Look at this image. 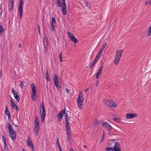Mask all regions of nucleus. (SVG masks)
Here are the masks:
<instances>
[{"mask_svg":"<svg viewBox=\"0 0 151 151\" xmlns=\"http://www.w3.org/2000/svg\"><path fill=\"white\" fill-rule=\"evenodd\" d=\"M58 2L57 5L58 6L60 7L61 6L62 8V14L65 15L67 14V12L66 9V5L65 4V0H62L63 3H61L60 0H57Z\"/></svg>","mask_w":151,"mask_h":151,"instance_id":"nucleus-1","label":"nucleus"},{"mask_svg":"<svg viewBox=\"0 0 151 151\" xmlns=\"http://www.w3.org/2000/svg\"><path fill=\"white\" fill-rule=\"evenodd\" d=\"M123 51V50H117L116 52L114 63L116 65H117L119 62Z\"/></svg>","mask_w":151,"mask_h":151,"instance_id":"nucleus-2","label":"nucleus"},{"mask_svg":"<svg viewBox=\"0 0 151 151\" xmlns=\"http://www.w3.org/2000/svg\"><path fill=\"white\" fill-rule=\"evenodd\" d=\"M83 95L81 91L80 92L77 99V103L79 109H81L83 103Z\"/></svg>","mask_w":151,"mask_h":151,"instance_id":"nucleus-3","label":"nucleus"},{"mask_svg":"<svg viewBox=\"0 0 151 151\" xmlns=\"http://www.w3.org/2000/svg\"><path fill=\"white\" fill-rule=\"evenodd\" d=\"M40 114L41 115L42 122H43L45 119V108L43 103H42L40 104Z\"/></svg>","mask_w":151,"mask_h":151,"instance_id":"nucleus-4","label":"nucleus"},{"mask_svg":"<svg viewBox=\"0 0 151 151\" xmlns=\"http://www.w3.org/2000/svg\"><path fill=\"white\" fill-rule=\"evenodd\" d=\"M104 101L105 104L110 108H115L116 107V105L115 103L110 100H105Z\"/></svg>","mask_w":151,"mask_h":151,"instance_id":"nucleus-5","label":"nucleus"},{"mask_svg":"<svg viewBox=\"0 0 151 151\" xmlns=\"http://www.w3.org/2000/svg\"><path fill=\"white\" fill-rule=\"evenodd\" d=\"M67 33L69 38L72 41L75 43L78 42V41L72 33L68 31V32Z\"/></svg>","mask_w":151,"mask_h":151,"instance_id":"nucleus-6","label":"nucleus"},{"mask_svg":"<svg viewBox=\"0 0 151 151\" xmlns=\"http://www.w3.org/2000/svg\"><path fill=\"white\" fill-rule=\"evenodd\" d=\"M65 109H64L63 110L60 111L58 114L57 117L59 121L60 122L62 119L63 115L65 114Z\"/></svg>","mask_w":151,"mask_h":151,"instance_id":"nucleus-7","label":"nucleus"},{"mask_svg":"<svg viewBox=\"0 0 151 151\" xmlns=\"http://www.w3.org/2000/svg\"><path fill=\"white\" fill-rule=\"evenodd\" d=\"M12 92L14 96V98L16 99L17 102L20 101V98L18 95L17 92L13 88L12 89Z\"/></svg>","mask_w":151,"mask_h":151,"instance_id":"nucleus-8","label":"nucleus"},{"mask_svg":"<svg viewBox=\"0 0 151 151\" xmlns=\"http://www.w3.org/2000/svg\"><path fill=\"white\" fill-rule=\"evenodd\" d=\"M26 143L27 145L32 149V150L34 151V145L29 137H27Z\"/></svg>","mask_w":151,"mask_h":151,"instance_id":"nucleus-9","label":"nucleus"},{"mask_svg":"<svg viewBox=\"0 0 151 151\" xmlns=\"http://www.w3.org/2000/svg\"><path fill=\"white\" fill-rule=\"evenodd\" d=\"M53 76L54 77L53 79L54 81L55 85L56 87H59V80L58 77L55 74H54Z\"/></svg>","mask_w":151,"mask_h":151,"instance_id":"nucleus-10","label":"nucleus"},{"mask_svg":"<svg viewBox=\"0 0 151 151\" xmlns=\"http://www.w3.org/2000/svg\"><path fill=\"white\" fill-rule=\"evenodd\" d=\"M104 129L108 131H110L112 129H113L110 124L106 121H104Z\"/></svg>","mask_w":151,"mask_h":151,"instance_id":"nucleus-11","label":"nucleus"},{"mask_svg":"<svg viewBox=\"0 0 151 151\" xmlns=\"http://www.w3.org/2000/svg\"><path fill=\"white\" fill-rule=\"evenodd\" d=\"M137 116V114H126V118L127 119H129L134 118Z\"/></svg>","mask_w":151,"mask_h":151,"instance_id":"nucleus-12","label":"nucleus"},{"mask_svg":"<svg viewBox=\"0 0 151 151\" xmlns=\"http://www.w3.org/2000/svg\"><path fill=\"white\" fill-rule=\"evenodd\" d=\"M99 121L96 119H95L93 122V123L92 125V127L93 128H95L98 127L99 124Z\"/></svg>","mask_w":151,"mask_h":151,"instance_id":"nucleus-13","label":"nucleus"},{"mask_svg":"<svg viewBox=\"0 0 151 151\" xmlns=\"http://www.w3.org/2000/svg\"><path fill=\"white\" fill-rule=\"evenodd\" d=\"M35 128H39L38 118L37 116H35Z\"/></svg>","mask_w":151,"mask_h":151,"instance_id":"nucleus-14","label":"nucleus"},{"mask_svg":"<svg viewBox=\"0 0 151 151\" xmlns=\"http://www.w3.org/2000/svg\"><path fill=\"white\" fill-rule=\"evenodd\" d=\"M9 136L13 141L15 140L16 139V134L15 132L10 133L9 134Z\"/></svg>","mask_w":151,"mask_h":151,"instance_id":"nucleus-15","label":"nucleus"},{"mask_svg":"<svg viewBox=\"0 0 151 151\" xmlns=\"http://www.w3.org/2000/svg\"><path fill=\"white\" fill-rule=\"evenodd\" d=\"M7 126L9 129V133L15 132L14 130L13 127L10 124L8 123L7 125Z\"/></svg>","mask_w":151,"mask_h":151,"instance_id":"nucleus-16","label":"nucleus"},{"mask_svg":"<svg viewBox=\"0 0 151 151\" xmlns=\"http://www.w3.org/2000/svg\"><path fill=\"white\" fill-rule=\"evenodd\" d=\"M103 68V66H101V67L100 69L99 70V71H98V72H97V74H96V76L95 77H96V78H99V77L101 76V72H102V70Z\"/></svg>","mask_w":151,"mask_h":151,"instance_id":"nucleus-17","label":"nucleus"},{"mask_svg":"<svg viewBox=\"0 0 151 151\" xmlns=\"http://www.w3.org/2000/svg\"><path fill=\"white\" fill-rule=\"evenodd\" d=\"M31 88L32 89V93H36V87L33 83L31 84Z\"/></svg>","mask_w":151,"mask_h":151,"instance_id":"nucleus-18","label":"nucleus"},{"mask_svg":"<svg viewBox=\"0 0 151 151\" xmlns=\"http://www.w3.org/2000/svg\"><path fill=\"white\" fill-rule=\"evenodd\" d=\"M10 101L12 107L15 109L16 111L18 110L17 106L15 104L14 102L12 99L10 100Z\"/></svg>","mask_w":151,"mask_h":151,"instance_id":"nucleus-19","label":"nucleus"},{"mask_svg":"<svg viewBox=\"0 0 151 151\" xmlns=\"http://www.w3.org/2000/svg\"><path fill=\"white\" fill-rule=\"evenodd\" d=\"M10 3L9 4L8 9L10 11H11L12 9L14 6V3L12 0H10Z\"/></svg>","mask_w":151,"mask_h":151,"instance_id":"nucleus-20","label":"nucleus"},{"mask_svg":"<svg viewBox=\"0 0 151 151\" xmlns=\"http://www.w3.org/2000/svg\"><path fill=\"white\" fill-rule=\"evenodd\" d=\"M104 50V45H103L101 48L100 50H99L98 52L96 57H97L98 58H99L100 57V55H101L102 51Z\"/></svg>","mask_w":151,"mask_h":151,"instance_id":"nucleus-21","label":"nucleus"},{"mask_svg":"<svg viewBox=\"0 0 151 151\" xmlns=\"http://www.w3.org/2000/svg\"><path fill=\"white\" fill-rule=\"evenodd\" d=\"M37 96L36 93H32L31 98L33 101H35L37 100Z\"/></svg>","mask_w":151,"mask_h":151,"instance_id":"nucleus-22","label":"nucleus"},{"mask_svg":"<svg viewBox=\"0 0 151 151\" xmlns=\"http://www.w3.org/2000/svg\"><path fill=\"white\" fill-rule=\"evenodd\" d=\"M23 6H19V14L20 15V19H21L22 18V14H23Z\"/></svg>","mask_w":151,"mask_h":151,"instance_id":"nucleus-23","label":"nucleus"},{"mask_svg":"<svg viewBox=\"0 0 151 151\" xmlns=\"http://www.w3.org/2000/svg\"><path fill=\"white\" fill-rule=\"evenodd\" d=\"M44 41H45L46 42H44V50L46 51V52L47 50V39L44 38Z\"/></svg>","mask_w":151,"mask_h":151,"instance_id":"nucleus-24","label":"nucleus"},{"mask_svg":"<svg viewBox=\"0 0 151 151\" xmlns=\"http://www.w3.org/2000/svg\"><path fill=\"white\" fill-rule=\"evenodd\" d=\"M55 25L56 24L51 23V26L50 27V29L51 31H54Z\"/></svg>","mask_w":151,"mask_h":151,"instance_id":"nucleus-25","label":"nucleus"},{"mask_svg":"<svg viewBox=\"0 0 151 151\" xmlns=\"http://www.w3.org/2000/svg\"><path fill=\"white\" fill-rule=\"evenodd\" d=\"M65 129L66 132H70V127L69 124H67L65 125Z\"/></svg>","mask_w":151,"mask_h":151,"instance_id":"nucleus-26","label":"nucleus"},{"mask_svg":"<svg viewBox=\"0 0 151 151\" xmlns=\"http://www.w3.org/2000/svg\"><path fill=\"white\" fill-rule=\"evenodd\" d=\"M114 151H121V149L119 147H113Z\"/></svg>","mask_w":151,"mask_h":151,"instance_id":"nucleus-27","label":"nucleus"},{"mask_svg":"<svg viewBox=\"0 0 151 151\" xmlns=\"http://www.w3.org/2000/svg\"><path fill=\"white\" fill-rule=\"evenodd\" d=\"M5 113H6V114L8 116V117H9V116L11 117L10 114V112L8 110L7 106H6Z\"/></svg>","mask_w":151,"mask_h":151,"instance_id":"nucleus-28","label":"nucleus"},{"mask_svg":"<svg viewBox=\"0 0 151 151\" xmlns=\"http://www.w3.org/2000/svg\"><path fill=\"white\" fill-rule=\"evenodd\" d=\"M39 128H34V135L35 136H37L38 135V132Z\"/></svg>","mask_w":151,"mask_h":151,"instance_id":"nucleus-29","label":"nucleus"},{"mask_svg":"<svg viewBox=\"0 0 151 151\" xmlns=\"http://www.w3.org/2000/svg\"><path fill=\"white\" fill-rule=\"evenodd\" d=\"M4 30L3 27L0 24V36H1L3 34Z\"/></svg>","mask_w":151,"mask_h":151,"instance_id":"nucleus-30","label":"nucleus"},{"mask_svg":"<svg viewBox=\"0 0 151 151\" xmlns=\"http://www.w3.org/2000/svg\"><path fill=\"white\" fill-rule=\"evenodd\" d=\"M67 134V137L68 139V140L69 141V142H70V139L71 138V135H70V132H66Z\"/></svg>","mask_w":151,"mask_h":151,"instance_id":"nucleus-31","label":"nucleus"},{"mask_svg":"<svg viewBox=\"0 0 151 151\" xmlns=\"http://www.w3.org/2000/svg\"><path fill=\"white\" fill-rule=\"evenodd\" d=\"M46 78L47 81H50V79L48 74V72L47 71L46 74Z\"/></svg>","mask_w":151,"mask_h":151,"instance_id":"nucleus-32","label":"nucleus"},{"mask_svg":"<svg viewBox=\"0 0 151 151\" xmlns=\"http://www.w3.org/2000/svg\"><path fill=\"white\" fill-rule=\"evenodd\" d=\"M56 142L57 145L58 146V148H62L60 144L59 139L58 138L57 139Z\"/></svg>","mask_w":151,"mask_h":151,"instance_id":"nucleus-33","label":"nucleus"},{"mask_svg":"<svg viewBox=\"0 0 151 151\" xmlns=\"http://www.w3.org/2000/svg\"><path fill=\"white\" fill-rule=\"evenodd\" d=\"M106 150L107 151H113V147H107L106 148Z\"/></svg>","mask_w":151,"mask_h":151,"instance_id":"nucleus-34","label":"nucleus"},{"mask_svg":"<svg viewBox=\"0 0 151 151\" xmlns=\"http://www.w3.org/2000/svg\"><path fill=\"white\" fill-rule=\"evenodd\" d=\"M114 120L116 122H120V119L119 118H114Z\"/></svg>","mask_w":151,"mask_h":151,"instance_id":"nucleus-35","label":"nucleus"},{"mask_svg":"<svg viewBox=\"0 0 151 151\" xmlns=\"http://www.w3.org/2000/svg\"><path fill=\"white\" fill-rule=\"evenodd\" d=\"M120 143L119 142H117L114 143V147H119L120 146Z\"/></svg>","mask_w":151,"mask_h":151,"instance_id":"nucleus-36","label":"nucleus"},{"mask_svg":"<svg viewBox=\"0 0 151 151\" xmlns=\"http://www.w3.org/2000/svg\"><path fill=\"white\" fill-rule=\"evenodd\" d=\"M99 58H97V57H96L95 59H94V60L93 61V64H96V61H97V60H98V59Z\"/></svg>","mask_w":151,"mask_h":151,"instance_id":"nucleus-37","label":"nucleus"},{"mask_svg":"<svg viewBox=\"0 0 151 151\" xmlns=\"http://www.w3.org/2000/svg\"><path fill=\"white\" fill-rule=\"evenodd\" d=\"M2 139L4 142V144H6V138L4 136H2Z\"/></svg>","mask_w":151,"mask_h":151,"instance_id":"nucleus-38","label":"nucleus"},{"mask_svg":"<svg viewBox=\"0 0 151 151\" xmlns=\"http://www.w3.org/2000/svg\"><path fill=\"white\" fill-rule=\"evenodd\" d=\"M52 23L56 24L55 19L54 17H53L52 18Z\"/></svg>","mask_w":151,"mask_h":151,"instance_id":"nucleus-39","label":"nucleus"},{"mask_svg":"<svg viewBox=\"0 0 151 151\" xmlns=\"http://www.w3.org/2000/svg\"><path fill=\"white\" fill-rule=\"evenodd\" d=\"M65 90L66 92H67V94H69V95L70 96L71 95V93L69 92V90L68 89H67V88H66Z\"/></svg>","mask_w":151,"mask_h":151,"instance_id":"nucleus-40","label":"nucleus"},{"mask_svg":"<svg viewBox=\"0 0 151 151\" xmlns=\"http://www.w3.org/2000/svg\"><path fill=\"white\" fill-rule=\"evenodd\" d=\"M151 35V29H149L148 30V36H150Z\"/></svg>","mask_w":151,"mask_h":151,"instance_id":"nucleus-41","label":"nucleus"},{"mask_svg":"<svg viewBox=\"0 0 151 151\" xmlns=\"http://www.w3.org/2000/svg\"><path fill=\"white\" fill-rule=\"evenodd\" d=\"M145 4H151V0H147Z\"/></svg>","mask_w":151,"mask_h":151,"instance_id":"nucleus-42","label":"nucleus"},{"mask_svg":"<svg viewBox=\"0 0 151 151\" xmlns=\"http://www.w3.org/2000/svg\"><path fill=\"white\" fill-rule=\"evenodd\" d=\"M65 115L64 116V118H65V119H68V114H67V113H65Z\"/></svg>","mask_w":151,"mask_h":151,"instance_id":"nucleus-43","label":"nucleus"},{"mask_svg":"<svg viewBox=\"0 0 151 151\" xmlns=\"http://www.w3.org/2000/svg\"><path fill=\"white\" fill-rule=\"evenodd\" d=\"M59 59L62 58V54L61 52H60V53L59 55Z\"/></svg>","mask_w":151,"mask_h":151,"instance_id":"nucleus-44","label":"nucleus"},{"mask_svg":"<svg viewBox=\"0 0 151 151\" xmlns=\"http://www.w3.org/2000/svg\"><path fill=\"white\" fill-rule=\"evenodd\" d=\"M23 1L22 0H20V4L19 6H22Z\"/></svg>","mask_w":151,"mask_h":151,"instance_id":"nucleus-45","label":"nucleus"},{"mask_svg":"<svg viewBox=\"0 0 151 151\" xmlns=\"http://www.w3.org/2000/svg\"><path fill=\"white\" fill-rule=\"evenodd\" d=\"M65 122L66 124H69V121H68V119L65 120Z\"/></svg>","mask_w":151,"mask_h":151,"instance_id":"nucleus-46","label":"nucleus"},{"mask_svg":"<svg viewBox=\"0 0 151 151\" xmlns=\"http://www.w3.org/2000/svg\"><path fill=\"white\" fill-rule=\"evenodd\" d=\"M24 86V84L23 83V82H22L21 83V86L22 88H23Z\"/></svg>","mask_w":151,"mask_h":151,"instance_id":"nucleus-47","label":"nucleus"},{"mask_svg":"<svg viewBox=\"0 0 151 151\" xmlns=\"http://www.w3.org/2000/svg\"><path fill=\"white\" fill-rule=\"evenodd\" d=\"M4 149L5 150H6L7 149L8 146L6 145V143L5 144H4Z\"/></svg>","mask_w":151,"mask_h":151,"instance_id":"nucleus-48","label":"nucleus"},{"mask_svg":"<svg viewBox=\"0 0 151 151\" xmlns=\"http://www.w3.org/2000/svg\"><path fill=\"white\" fill-rule=\"evenodd\" d=\"M104 132H103V134L102 135V137H102V139H101V141H100V142H102V141H103V139H104V138H103V136H104Z\"/></svg>","mask_w":151,"mask_h":151,"instance_id":"nucleus-49","label":"nucleus"},{"mask_svg":"<svg viewBox=\"0 0 151 151\" xmlns=\"http://www.w3.org/2000/svg\"><path fill=\"white\" fill-rule=\"evenodd\" d=\"M95 65V64L93 65V63H92L91 65L90 66V68L91 69L93 66Z\"/></svg>","mask_w":151,"mask_h":151,"instance_id":"nucleus-50","label":"nucleus"},{"mask_svg":"<svg viewBox=\"0 0 151 151\" xmlns=\"http://www.w3.org/2000/svg\"><path fill=\"white\" fill-rule=\"evenodd\" d=\"M98 80L96 82V86H97L98 85Z\"/></svg>","mask_w":151,"mask_h":151,"instance_id":"nucleus-51","label":"nucleus"},{"mask_svg":"<svg viewBox=\"0 0 151 151\" xmlns=\"http://www.w3.org/2000/svg\"><path fill=\"white\" fill-rule=\"evenodd\" d=\"M59 59H60V62H61V63L63 61L62 58Z\"/></svg>","mask_w":151,"mask_h":151,"instance_id":"nucleus-52","label":"nucleus"},{"mask_svg":"<svg viewBox=\"0 0 151 151\" xmlns=\"http://www.w3.org/2000/svg\"><path fill=\"white\" fill-rule=\"evenodd\" d=\"M59 151H62V148H59Z\"/></svg>","mask_w":151,"mask_h":151,"instance_id":"nucleus-53","label":"nucleus"},{"mask_svg":"<svg viewBox=\"0 0 151 151\" xmlns=\"http://www.w3.org/2000/svg\"><path fill=\"white\" fill-rule=\"evenodd\" d=\"M88 88H87V89H86L85 90V92L86 93V92H87V91H88Z\"/></svg>","mask_w":151,"mask_h":151,"instance_id":"nucleus-54","label":"nucleus"},{"mask_svg":"<svg viewBox=\"0 0 151 151\" xmlns=\"http://www.w3.org/2000/svg\"><path fill=\"white\" fill-rule=\"evenodd\" d=\"M70 151H74V150L73 149H71L70 150Z\"/></svg>","mask_w":151,"mask_h":151,"instance_id":"nucleus-55","label":"nucleus"},{"mask_svg":"<svg viewBox=\"0 0 151 151\" xmlns=\"http://www.w3.org/2000/svg\"><path fill=\"white\" fill-rule=\"evenodd\" d=\"M21 46V45L20 44H19V47H20Z\"/></svg>","mask_w":151,"mask_h":151,"instance_id":"nucleus-56","label":"nucleus"},{"mask_svg":"<svg viewBox=\"0 0 151 151\" xmlns=\"http://www.w3.org/2000/svg\"><path fill=\"white\" fill-rule=\"evenodd\" d=\"M106 42L104 43V47L106 46Z\"/></svg>","mask_w":151,"mask_h":151,"instance_id":"nucleus-57","label":"nucleus"},{"mask_svg":"<svg viewBox=\"0 0 151 151\" xmlns=\"http://www.w3.org/2000/svg\"><path fill=\"white\" fill-rule=\"evenodd\" d=\"M108 134H109V135H111V134L110 133H108Z\"/></svg>","mask_w":151,"mask_h":151,"instance_id":"nucleus-58","label":"nucleus"},{"mask_svg":"<svg viewBox=\"0 0 151 151\" xmlns=\"http://www.w3.org/2000/svg\"><path fill=\"white\" fill-rule=\"evenodd\" d=\"M8 118L9 119H11V117H10V116H9V117H8Z\"/></svg>","mask_w":151,"mask_h":151,"instance_id":"nucleus-59","label":"nucleus"},{"mask_svg":"<svg viewBox=\"0 0 151 151\" xmlns=\"http://www.w3.org/2000/svg\"><path fill=\"white\" fill-rule=\"evenodd\" d=\"M88 3H87V6L88 7V6H89V5H88Z\"/></svg>","mask_w":151,"mask_h":151,"instance_id":"nucleus-60","label":"nucleus"},{"mask_svg":"<svg viewBox=\"0 0 151 151\" xmlns=\"http://www.w3.org/2000/svg\"><path fill=\"white\" fill-rule=\"evenodd\" d=\"M38 27L39 28V30H40V26L39 25H38Z\"/></svg>","mask_w":151,"mask_h":151,"instance_id":"nucleus-61","label":"nucleus"},{"mask_svg":"<svg viewBox=\"0 0 151 151\" xmlns=\"http://www.w3.org/2000/svg\"><path fill=\"white\" fill-rule=\"evenodd\" d=\"M149 29H151V26H150V28H149Z\"/></svg>","mask_w":151,"mask_h":151,"instance_id":"nucleus-62","label":"nucleus"},{"mask_svg":"<svg viewBox=\"0 0 151 151\" xmlns=\"http://www.w3.org/2000/svg\"><path fill=\"white\" fill-rule=\"evenodd\" d=\"M84 147L85 148H86V146H84Z\"/></svg>","mask_w":151,"mask_h":151,"instance_id":"nucleus-63","label":"nucleus"}]
</instances>
